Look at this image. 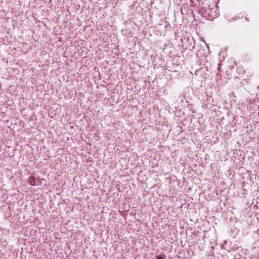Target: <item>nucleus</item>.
<instances>
[{
	"instance_id": "3",
	"label": "nucleus",
	"mask_w": 259,
	"mask_h": 259,
	"mask_svg": "<svg viewBox=\"0 0 259 259\" xmlns=\"http://www.w3.org/2000/svg\"><path fill=\"white\" fill-rule=\"evenodd\" d=\"M166 256L164 254L163 255H158L156 256L155 259H165Z\"/></svg>"
},
{
	"instance_id": "2",
	"label": "nucleus",
	"mask_w": 259,
	"mask_h": 259,
	"mask_svg": "<svg viewBox=\"0 0 259 259\" xmlns=\"http://www.w3.org/2000/svg\"><path fill=\"white\" fill-rule=\"evenodd\" d=\"M205 50L204 49H200L197 52V56L198 58H200L204 56Z\"/></svg>"
},
{
	"instance_id": "1",
	"label": "nucleus",
	"mask_w": 259,
	"mask_h": 259,
	"mask_svg": "<svg viewBox=\"0 0 259 259\" xmlns=\"http://www.w3.org/2000/svg\"><path fill=\"white\" fill-rule=\"evenodd\" d=\"M29 183L32 186L38 185L40 184V179L39 178H35L33 176H30L28 179Z\"/></svg>"
},
{
	"instance_id": "4",
	"label": "nucleus",
	"mask_w": 259,
	"mask_h": 259,
	"mask_svg": "<svg viewBox=\"0 0 259 259\" xmlns=\"http://www.w3.org/2000/svg\"><path fill=\"white\" fill-rule=\"evenodd\" d=\"M258 89H259V87H258Z\"/></svg>"
}]
</instances>
